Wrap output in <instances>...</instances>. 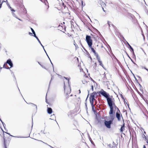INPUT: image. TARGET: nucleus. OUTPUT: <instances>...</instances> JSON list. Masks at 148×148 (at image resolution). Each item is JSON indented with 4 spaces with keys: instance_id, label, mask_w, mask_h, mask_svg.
I'll return each mask as SVG.
<instances>
[{
    "instance_id": "1",
    "label": "nucleus",
    "mask_w": 148,
    "mask_h": 148,
    "mask_svg": "<svg viewBox=\"0 0 148 148\" xmlns=\"http://www.w3.org/2000/svg\"><path fill=\"white\" fill-rule=\"evenodd\" d=\"M86 41L89 47L90 48L92 51L95 54L97 53L94 49L92 47V41L91 37L89 35H87L86 37Z\"/></svg>"
},
{
    "instance_id": "2",
    "label": "nucleus",
    "mask_w": 148,
    "mask_h": 148,
    "mask_svg": "<svg viewBox=\"0 0 148 148\" xmlns=\"http://www.w3.org/2000/svg\"><path fill=\"white\" fill-rule=\"evenodd\" d=\"M98 93L99 95L101 94L106 99L107 102L112 98L111 97H109V94L107 93L106 92L104 91L102 89L98 92Z\"/></svg>"
},
{
    "instance_id": "3",
    "label": "nucleus",
    "mask_w": 148,
    "mask_h": 148,
    "mask_svg": "<svg viewBox=\"0 0 148 148\" xmlns=\"http://www.w3.org/2000/svg\"><path fill=\"white\" fill-rule=\"evenodd\" d=\"M108 104V106H109V105L111 104V106H112V108H114V107L115 109L117 108L119 111V112H120V111L119 109L117 107V106H116L115 103L114 102V100L113 99H112V98L108 102H107Z\"/></svg>"
},
{
    "instance_id": "4",
    "label": "nucleus",
    "mask_w": 148,
    "mask_h": 148,
    "mask_svg": "<svg viewBox=\"0 0 148 148\" xmlns=\"http://www.w3.org/2000/svg\"><path fill=\"white\" fill-rule=\"evenodd\" d=\"M113 122L110 120L107 121L106 120L104 121V124L105 126L108 128L110 129L111 128V125L112 123Z\"/></svg>"
},
{
    "instance_id": "5",
    "label": "nucleus",
    "mask_w": 148,
    "mask_h": 148,
    "mask_svg": "<svg viewBox=\"0 0 148 148\" xmlns=\"http://www.w3.org/2000/svg\"><path fill=\"white\" fill-rule=\"evenodd\" d=\"M6 64H8V65L10 66V68L13 67V64L12 61H11L10 59H8L6 62Z\"/></svg>"
},
{
    "instance_id": "6",
    "label": "nucleus",
    "mask_w": 148,
    "mask_h": 148,
    "mask_svg": "<svg viewBox=\"0 0 148 148\" xmlns=\"http://www.w3.org/2000/svg\"><path fill=\"white\" fill-rule=\"evenodd\" d=\"M110 108V111L109 112L110 114H112L113 113V108H112L111 104L109 105L108 106Z\"/></svg>"
},
{
    "instance_id": "7",
    "label": "nucleus",
    "mask_w": 148,
    "mask_h": 148,
    "mask_svg": "<svg viewBox=\"0 0 148 148\" xmlns=\"http://www.w3.org/2000/svg\"><path fill=\"white\" fill-rule=\"evenodd\" d=\"M117 111L116 113V116L117 118L118 121H120L121 120V116L120 114Z\"/></svg>"
},
{
    "instance_id": "8",
    "label": "nucleus",
    "mask_w": 148,
    "mask_h": 148,
    "mask_svg": "<svg viewBox=\"0 0 148 148\" xmlns=\"http://www.w3.org/2000/svg\"><path fill=\"white\" fill-rule=\"evenodd\" d=\"M115 117L114 114H110V121H111L112 122H113V121L114 119V118Z\"/></svg>"
},
{
    "instance_id": "9",
    "label": "nucleus",
    "mask_w": 148,
    "mask_h": 148,
    "mask_svg": "<svg viewBox=\"0 0 148 148\" xmlns=\"http://www.w3.org/2000/svg\"><path fill=\"white\" fill-rule=\"evenodd\" d=\"M47 112L48 114H51L52 112V110L51 108L47 107Z\"/></svg>"
},
{
    "instance_id": "10",
    "label": "nucleus",
    "mask_w": 148,
    "mask_h": 148,
    "mask_svg": "<svg viewBox=\"0 0 148 148\" xmlns=\"http://www.w3.org/2000/svg\"><path fill=\"white\" fill-rule=\"evenodd\" d=\"M64 78H65V79H66L67 80H68V83L69 84V88H70V91L68 92V93H70V91H71V88H70V87L69 86V81L70 79V78H68V77H64ZM68 92H67V94H68Z\"/></svg>"
},
{
    "instance_id": "11",
    "label": "nucleus",
    "mask_w": 148,
    "mask_h": 148,
    "mask_svg": "<svg viewBox=\"0 0 148 148\" xmlns=\"http://www.w3.org/2000/svg\"><path fill=\"white\" fill-rule=\"evenodd\" d=\"M98 92H94L93 93H92L90 95V97H95V96L96 95H97Z\"/></svg>"
},
{
    "instance_id": "12",
    "label": "nucleus",
    "mask_w": 148,
    "mask_h": 148,
    "mask_svg": "<svg viewBox=\"0 0 148 148\" xmlns=\"http://www.w3.org/2000/svg\"><path fill=\"white\" fill-rule=\"evenodd\" d=\"M125 130V124L124 123L121 126L120 131L121 132H122L123 131Z\"/></svg>"
},
{
    "instance_id": "13",
    "label": "nucleus",
    "mask_w": 148,
    "mask_h": 148,
    "mask_svg": "<svg viewBox=\"0 0 148 148\" xmlns=\"http://www.w3.org/2000/svg\"><path fill=\"white\" fill-rule=\"evenodd\" d=\"M128 16L129 17V18H130L132 19H133L134 18H135V17L134 16V15L130 13L128 14Z\"/></svg>"
},
{
    "instance_id": "14",
    "label": "nucleus",
    "mask_w": 148,
    "mask_h": 148,
    "mask_svg": "<svg viewBox=\"0 0 148 148\" xmlns=\"http://www.w3.org/2000/svg\"><path fill=\"white\" fill-rule=\"evenodd\" d=\"M31 31L32 32V33L34 35L33 36L35 37V38H37V36H36V34L35 33V32L34 31V30L32 28V27H31Z\"/></svg>"
},
{
    "instance_id": "15",
    "label": "nucleus",
    "mask_w": 148,
    "mask_h": 148,
    "mask_svg": "<svg viewBox=\"0 0 148 148\" xmlns=\"http://www.w3.org/2000/svg\"><path fill=\"white\" fill-rule=\"evenodd\" d=\"M5 136L4 135L3 136V139H4L3 144H4V146L5 148H7V145H6V141H5Z\"/></svg>"
},
{
    "instance_id": "16",
    "label": "nucleus",
    "mask_w": 148,
    "mask_h": 148,
    "mask_svg": "<svg viewBox=\"0 0 148 148\" xmlns=\"http://www.w3.org/2000/svg\"><path fill=\"white\" fill-rule=\"evenodd\" d=\"M125 52L126 53V54L127 56L128 57V58H129V59L131 60L132 61V62L134 64H136L134 62V61L132 60L131 59V57L129 56L128 55V54H127V53L126 51H125Z\"/></svg>"
},
{
    "instance_id": "17",
    "label": "nucleus",
    "mask_w": 148,
    "mask_h": 148,
    "mask_svg": "<svg viewBox=\"0 0 148 148\" xmlns=\"http://www.w3.org/2000/svg\"><path fill=\"white\" fill-rule=\"evenodd\" d=\"M128 46V48L130 49L131 51H133L134 49L127 42H126Z\"/></svg>"
},
{
    "instance_id": "18",
    "label": "nucleus",
    "mask_w": 148,
    "mask_h": 148,
    "mask_svg": "<svg viewBox=\"0 0 148 148\" xmlns=\"http://www.w3.org/2000/svg\"><path fill=\"white\" fill-rule=\"evenodd\" d=\"M95 55L96 56L97 59L98 61H99V60H100V58L99 56L97 53L95 54Z\"/></svg>"
},
{
    "instance_id": "19",
    "label": "nucleus",
    "mask_w": 148,
    "mask_h": 148,
    "mask_svg": "<svg viewBox=\"0 0 148 148\" xmlns=\"http://www.w3.org/2000/svg\"><path fill=\"white\" fill-rule=\"evenodd\" d=\"M92 108V110L93 112L95 113V114L96 113H97V111L96 110H95V107L94 106H91Z\"/></svg>"
},
{
    "instance_id": "20",
    "label": "nucleus",
    "mask_w": 148,
    "mask_h": 148,
    "mask_svg": "<svg viewBox=\"0 0 148 148\" xmlns=\"http://www.w3.org/2000/svg\"><path fill=\"white\" fill-rule=\"evenodd\" d=\"M12 15L13 16H14V17H15V18H16L17 19H18V20H20V21H23L21 19L18 18L16 15L14 13H12Z\"/></svg>"
},
{
    "instance_id": "21",
    "label": "nucleus",
    "mask_w": 148,
    "mask_h": 148,
    "mask_svg": "<svg viewBox=\"0 0 148 148\" xmlns=\"http://www.w3.org/2000/svg\"><path fill=\"white\" fill-rule=\"evenodd\" d=\"M5 133H6L7 134H8V135H10V136H11L14 137V136H13L12 135H11L10 134V133H8V132H5ZM14 137H16V138H23V137H22L21 136H14Z\"/></svg>"
},
{
    "instance_id": "22",
    "label": "nucleus",
    "mask_w": 148,
    "mask_h": 148,
    "mask_svg": "<svg viewBox=\"0 0 148 148\" xmlns=\"http://www.w3.org/2000/svg\"><path fill=\"white\" fill-rule=\"evenodd\" d=\"M7 5L8 6H9V8L11 10V11H12V12H15V10L13 9H12V7H11L9 5V4H7Z\"/></svg>"
},
{
    "instance_id": "23",
    "label": "nucleus",
    "mask_w": 148,
    "mask_h": 148,
    "mask_svg": "<svg viewBox=\"0 0 148 148\" xmlns=\"http://www.w3.org/2000/svg\"><path fill=\"white\" fill-rule=\"evenodd\" d=\"M37 40L38 41L39 43L42 46V47H43V48H44V46L42 45V44H41L40 41L39 40V39L38 38V37H37V38H36Z\"/></svg>"
},
{
    "instance_id": "24",
    "label": "nucleus",
    "mask_w": 148,
    "mask_h": 148,
    "mask_svg": "<svg viewBox=\"0 0 148 148\" xmlns=\"http://www.w3.org/2000/svg\"><path fill=\"white\" fill-rule=\"evenodd\" d=\"M98 62L99 63V64L101 66H102V67H103V65L102 64V62L101 61V60H99V61H98Z\"/></svg>"
},
{
    "instance_id": "25",
    "label": "nucleus",
    "mask_w": 148,
    "mask_h": 148,
    "mask_svg": "<svg viewBox=\"0 0 148 148\" xmlns=\"http://www.w3.org/2000/svg\"><path fill=\"white\" fill-rule=\"evenodd\" d=\"M29 104H31L32 105V107H35L36 108V110H37V106L36 104H33V103H30Z\"/></svg>"
},
{
    "instance_id": "26",
    "label": "nucleus",
    "mask_w": 148,
    "mask_h": 148,
    "mask_svg": "<svg viewBox=\"0 0 148 148\" xmlns=\"http://www.w3.org/2000/svg\"><path fill=\"white\" fill-rule=\"evenodd\" d=\"M89 139L91 143L93 144V145H95V144L94 143V142L92 141V139L89 136Z\"/></svg>"
},
{
    "instance_id": "27",
    "label": "nucleus",
    "mask_w": 148,
    "mask_h": 148,
    "mask_svg": "<svg viewBox=\"0 0 148 148\" xmlns=\"http://www.w3.org/2000/svg\"><path fill=\"white\" fill-rule=\"evenodd\" d=\"M101 5L102 6L104 7L106 6V4L103 2H102L101 3Z\"/></svg>"
},
{
    "instance_id": "28",
    "label": "nucleus",
    "mask_w": 148,
    "mask_h": 148,
    "mask_svg": "<svg viewBox=\"0 0 148 148\" xmlns=\"http://www.w3.org/2000/svg\"><path fill=\"white\" fill-rule=\"evenodd\" d=\"M90 103L91 105V106H94V101L91 100H90Z\"/></svg>"
},
{
    "instance_id": "29",
    "label": "nucleus",
    "mask_w": 148,
    "mask_h": 148,
    "mask_svg": "<svg viewBox=\"0 0 148 148\" xmlns=\"http://www.w3.org/2000/svg\"><path fill=\"white\" fill-rule=\"evenodd\" d=\"M53 76H52L51 75V79L50 81V82H49V86H50V83H51V82L53 79Z\"/></svg>"
},
{
    "instance_id": "30",
    "label": "nucleus",
    "mask_w": 148,
    "mask_h": 148,
    "mask_svg": "<svg viewBox=\"0 0 148 148\" xmlns=\"http://www.w3.org/2000/svg\"><path fill=\"white\" fill-rule=\"evenodd\" d=\"M131 52L132 53V56H135V58H136V56H135V54H134V50H133V51H131Z\"/></svg>"
},
{
    "instance_id": "31",
    "label": "nucleus",
    "mask_w": 148,
    "mask_h": 148,
    "mask_svg": "<svg viewBox=\"0 0 148 148\" xmlns=\"http://www.w3.org/2000/svg\"><path fill=\"white\" fill-rule=\"evenodd\" d=\"M120 96H121V98H122V99H123L124 101H125V99L124 98V97L123 95L122 94H121Z\"/></svg>"
},
{
    "instance_id": "32",
    "label": "nucleus",
    "mask_w": 148,
    "mask_h": 148,
    "mask_svg": "<svg viewBox=\"0 0 148 148\" xmlns=\"http://www.w3.org/2000/svg\"><path fill=\"white\" fill-rule=\"evenodd\" d=\"M81 45L82 46V47L83 49L86 52V53H88V52L87 51L85 48L82 46V45L81 44Z\"/></svg>"
},
{
    "instance_id": "33",
    "label": "nucleus",
    "mask_w": 148,
    "mask_h": 148,
    "mask_svg": "<svg viewBox=\"0 0 148 148\" xmlns=\"http://www.w3.org/2000/svg\"><path fill=\"white\" fill-rule=\"evenodd\" d=\"M81 4L82 5V7H84L85 5V4L84 3V2L83 1H81Z\"/></svg>"
},
{
    "instance_id": "34",
    "label": "nucleus",
    "mask_w": 148,
    "mask_h": 148,
    "mask_svg": "<svg viewBox=\"0 0 148 148\" xmlns=\"http://www.w3.org/2000/svg\"><path fill=\"white\" fill-rule=\"evenodd\" d=\"M89 99H90V100L94 101L95 100V97H90Z\"/></svg>"
},
{
    "instance_id": "35",
    "label": "nucleus",
    "mask_w": 148,
    "mask_h": 148,
    "mask_svg": "<svg viewBox=\"0 0 148 148\" xmlns=\"http://www.w3.org/2000/svg\"><path fill=\"white\" fill-rule=\"evenodd\" d=\"M5 2L4 1H2V2L1 3V1H0V9H1V6H2V3H3V2Z\"/></svg>"
},
{
    "instance_id": "36",
    "label": "nucleus",
    "mask_w": 148,
    "mask_h": 148,
    "mask_svg": "<svg viewBox=\"0 0 148 148\" xmlns=\"http://www.w3.org/2000/svg\"><path fill=\"white\" fill-rule=\"evenodd\" d=\"M85 105L86 110L87 111V109H88V108H87V102H85Z\"/></svg>"
},
{
    "instance_id": "37",
    "label": "nucleus",
    "mask_w": 148,
    "mask_h": 148,
    "mask_svg": "<svg viewBox=\"0 0 148 148\" xmlns=\"http://www.w3.org/2000/svg\"><path fill=\"white\" fill-rule=\"evenodd\" d=\"M6 64H6V62H5V63L4 64H3V68H6V66H5V65H6Z\"/></svg>"
},
{
    "instance_id": "38",
    "label": "nucleus",
    "mask_w": 148,
    "mask_h": 148,
    "mask_svg": "<svg viewBox=\"0 0 148 148\" xmlns=\"http://www.w3.org/2000/svg\"><path fill=\"white\" fill-rule=\"evenodd\" d=\"M41 133H43V134H46V133H47L46 132H44V131H42V130H41Z\"/></svg>"
},
{
    "instance_id": "39",
    "label": "nucleus",
    "mask_w": 148,
    "mask_h": 148,
    "mask_svg": "<svg viewBox=\"0 0 148 148\" xmlns=\"http://www.w3.org/2000/svg\"><path fill=\"white\" fill-rule=\"evenodd\" d=\"M134 78L135 79V80L136 81V82L138 83V80L137 79L135 76H134Z\"/></svg>"
},
{
    "instance_id": "40",
    "label": "nucleus",
    "mask_w": 148,
    "mask_h": 148,
    "mask_svg": "<svg viewBox=\"0 0 148 148\" xmlns=\"http://www.w3.org/2000/svg\"><path fill=\"white\" fill-rule=\"evenodd\" d=\"M88 96H89V94H88V96L86 98V99L85 101V102H87V99H88Z\"/></svg>"
},
{
    "instance_id": "41",
    "label": "nucleus",
    "mask_w": 148,
    "mask_h": 148,
    "mask_svg": "<svg viewBox=\"0 0 148 148\" xmlns=\"http://www.w3.org/2000/svg\"><path fill=\"white\" fill-rule=\"evenodd\" d=\"M91 90H92V91H93L94 89V87L92 85L91 86Z\"/></svg>"
},
{
    "instance_id": "42",
    "label": "nucleus",
    "mask_w": 148,
    "mask_h": 148,
    "mask_svg": "<svg viewBox=\"0 0 148 148\" xmlns=\"http://www.w3.org/2000/svg\"><path fill=\"white\" fill-rule=\"evenodd\" d=\"M143 69H145L147 71H148V69H147L146 67H143Z\"/></svg>"
},
{
    "instance_id": "43",
    "label": "nucleus",
    "mask_w": 148,
    "mask_h": 148,
    "mask_svg": "<svg viewBox=\"0 0 148 148\" xmlns=\"http://www.w3.org/2000/svg\"><path fill=\"white\" fill-rule=\"evenodd\" d=\"M108 148H111V145L110 144H109V145H108Z\"/></svg>"
},
{
    "instance_id": "44",
    "label": "nucleus",
    "mask_w": 148,
    "mask_h": 148,
    "mask_svg": "<svg viewBox=\"0 0 148 148\" xmlns=\"http://www.w3.org/2000/svg\"><path fill=\"white\" fill-rule=\"evenodd\" d=\"M33 124V119L32 118V128Z\"/></svg>"
},
{
    "instance_id": "45",
    "label": "nucleus",
    "mask_w": 148,
    "mask_h": 148,
    "mask_svg": "<svg viewBox=\"0 0 148 148\" xmlns=\"http://www.w3.org/2000/svg\"><path fill=\"white\" fill-rule=\"evenodd\" d=\"M123 101H124V103H125H125H126L127 104V106H129V104H127V103L125 102V101H124V100H123Z\"/></svg>"
},
{
    "instance_id": "46",
    "label": "nucleus",
    "mask_w": 148,
    "mask_h": 148,
    "mask_svg": "<svg viewBox=\"0 0 148 148\" xmlns=\"http://www.w3.org/2000/svg\"><path fill=\"white\" fill-rule=\"evenodd\" d=\"M138 84L140 86V87L142 88V86L141 84H139L138 82Z\"/></svg>"
},
{
    "instance_id": "47",
    "label": "nucleus",
    "mask_w": 148,
    "mask_h": 148,
    "mask_svg": "<svg viewBox=\"0 0 148 148\" xmlns=\"http://www.w3.org/2000/svg\"><path fill=\"white\" fill-rule=\"evenodd\" d=\"M87 53V55H88V58H89V56H90V54H89V53H88H88Z\"/></svg>"
},
{
    "instance_id": "48",
    "label": "nucleus",
    "mask_w": 148,
    "mask_h": 148,
    "mask_svg": "<svg viewBox=\"0 0 148 148\" xmlns=\"http://www.w3.org/2000/svg\"><path fill=\"white\" fill-rule=\"evenodd\" d=\"M5 69H10V68L8 66H7V67H6V68H5Z\"/></svg>"
},
{
    "instance_id": "49",
    "label": "nucleus",
    "mask_w": 148,
    "mask_h": 148,
    "mask_svg": "<svg viewBox=\"0 0 148 148\" xmlns=\"http://www.w3.org/2000/svg\"><path fill=\"white\" fill-rule=\"evenodd\" d=\"M143 135L144 136V137L145 138V140H147V138L146 136L144 135Z\"/></svg>"
},
{
    "instance_id": "50",
    "label": "nucleus",
    "mask_w": 148,
    "mask_h": 148,
    "mask_svg": "<svg viewBox=\"0 0 148 148\" xmlns=\"http://www.w3.org/2000/svg\"><path fill=\"white\" fill-rule=\"evenodd\" d=\"M64 90H65V84L64 82Z\"/></svg>"
},
{
    "instance_id": "51",
    "label": "nucleus",
    "mask_w": 148,
    "mask_h": 148,
    "mask_svg": "<svg viewBox=\"0 0 148 148\" xmlns=\"http://www.w3.org/2000/svg\"><path fill=\"white\" fill-rule=\"evenodd\" d=\"M108 25H109V26H110V22H109V21H108Z\"/></svg>"
},
{
    "instance_id": "52",
    "label": "nucleus",
    "mask_w": 148,
    "mask_h": 148,
    "mask_svg": "<svg viewBox=\"0 0 148 148\" xmlns=\"http://www.w3.org/2000/svg\"><path fill=\"white\" fill-rule=\"evenodd\" d=\"M62 5L64 8L66 7V5H64V3H63Z\"/></svg>"
},
{
    "instance_id": "53",
    "label": "nucleus",
    "mask_w": 148,
    "mask_h": 148,
    "mask_svg": "<svg viewBox=\"0 0 148 148\" xmlns=\"http://www.w3.org/2000/svg\"><path fill=\"white\" fill-rule=\"evenodd\" d=\"M140 91H141L142 90H143L142 87V88H140Z\"/></svg>"
},
{
    "instance_id": "54",
    "label": "nucleus",
    "mask_w": 148,
    "mask_h": 148,
    "mask_svg": "<svg viewBox=\"0 0 148 148\" xmlns=\"http://www.w3.org/2000/svg\"><path fill=\"white\" fill-rule=\"evenodd\" d=\"M43 49H44V50L45 52L47 54V52H46V51H45V50L44 48H44H43Z\"/></svg>"
},
{
    "instance_id": "55",
    "label": "nucleus",
    "mask_w": 148,
    "mask_h": 148,
    "mask_svg": "<svg viewBox=\"0 0 148 148\" xmlns=\"http://www.w3.org/2000/svg\"><path fill=\"white\" fill-rule=\"evenodd\" d=\"M51 64L52 65V66H53V71H54V67H53V64L52 63H51Z\"/></svg>"
},
{
    "instance_id": "56",
    "label": "nucleus",
    "mask_w": 148,
    "mask_h": 148,
    "mask_svg": "<svg viewBox=\"0 0 148 148\" xmlns=\"http://www.w3.org/2000/svg\"><path fill=\"white\" fill-rule=\"evenodd\" d=\"M89 58H90V59L91 60V61H92V58L90 56H89Z\"/></svg>"
},
{
    "instance_id": "57",
    "label": "nucleus",
    "mask_w": 148,
    "mask_h": 148,
    "mask_svg": "<svg viewBox=\"0 0 148 148\" xmlns=\"http://www.w3.org/2000/svg\"><path fill=\"white\" fill-rule=\"evenodd\" d=\"M146 140V141L147 143L148 144V139H147V140Z\"/></svg>"
},
{
    "instance_id": "58",
    "label": "nucleus",
    "mask_w": 148,
    "mask_h": 148,
    "mask_svg": "<svg viewBox=\"0 0 148 148\" xmlns=\"http://www.w3.org/2000/svg\"><path fill=\"white\" fill-rule=\"evenodd\" d=\"M29 35H32V33H31V32H29Z\"/></svg>"
},
{
    "instance_id": "59",
    "label": "nucleus",
    "mask_w": 148,
    "mask_h": 148,
    "mask_svg": "<svg viewBox=\"0 0 148 148\" xmlns=\"http://www.w3.org/2000/svg\"><path fill=\"white\" fill-rule=\"evenodd\" d=\"M143 148H146V146H145V145H144L143 146Z\"/></svg>"
},
{
    "instance_id": "60",
    "label": "nucleus",
    "mask_w": 148,
    "mask_h": 148,
    "mask_svg": "<svg viewBox=\"0 0 148 148\" xmlns=\"http://www.w3.org/2000/svg\"><path fill=\"white\" fill-rule=\"evenodd\" d=\"M98 123H101V121L100 120H98Z\"/></svg>"
},
{
    "instance_id": "61",
    "label": "nucleus",
    "mask_w": 148,
    "mask_h": 148,
    "mask_svg": "<svg viewBox=\"0 0 148 148\" xmlns=\"http://www.w3.org/2000/svg\"><path fill=\"white\" fill-rule=\"evenodd\" d=\"M40 66H41L42 68L43 67V66L42 65V64H40Z\"/></svg>"
},
{
    "instance_id": "62",
    "label": "nucleus",
    "mask_w": 148,
    "mask_h": 148,
    "mask_svg": "<svg viewBox=\"0 0 148 148\" xmlns=\"http://www.w3.org/2000/svg\"><path fill=\"white\" fill-rule=\"evenodd\" d=\"M43 68H44V69H45L46 70L47 69L45 66H43Z\"/></svg>"
},
{
    "instance_id": "63",
    "label": "nucleus",
    "mask_w": 148,
    "mask_h": 148,
    "mask_svg": "<svg viewBox=\"0 0 148 148\" xmlns=\"http://www.w3.org/2000/svg\"><path fill=\"white\" fill-rule=\"evenodd\" d=\"M3 124H4L5 123H4L3 122V121H1V122Z\"/></svg>"
},
{
    "instance_id": "64",
    "label": "nucleus",
    "mask_w": 148,
    "mask_h": 148,
    "mask_svg": "<svg viewBox=\"0 0 148 148\" xmlns=\"http://www.w3.org/2000/svg\"><path fill=\"white\" fill-rule=\"evenodd\" d=\"M79 94L80 93H81V91H80V90H79Z\"/></svg>"
}]
</instances>
